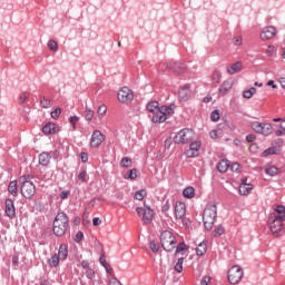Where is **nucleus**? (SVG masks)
Here are the masks:
<instances>
[{"label": "nucleus", "instance_id": "obj_2", "mask_svg": "<svg viewBox=\"0 0 285 285\" xmlns=\"http://www.w3.org/2000/svg\"><path fill=\"white\" fill-rule=\"evenodd\" d=\"M217 219V205L209 203L203 212V224L206 230H213L215 220Z\"/></svg>", "mask_w": 285, "mask_h": 285}, {"label": "nucleus", "instance_id": "obj_41", "mask_svg": "<svg viewBox=\"0 0 285 285\" xmlns=\"http://www.w3.org/2000/svg\"><path fill=\"white\" fill-rule=\"evenodd\" d=\"M174 268L176 273H181L184 271V257L178 258Z\"/></svg>", "mask_w": 285, "mask_h": 285}, {"label": "nucleus", "instance_id": "obj_24", "mask_svg": "<svg viewBox=\"0 0 285 285\" xmlns=\"http://www.w3.org/2000/svg\"><path fill=\"white\" fill-rule=\"evenodd\" d=\"M250 190H253V184L243 183L238 188L239 195H250Z\"/></svg>", "mask_w": 285, "mask_h": 285}, {"label": "nucleus", "instance_id": "obj_58", "mask_svg": "<svg viewBox=\"0 0 285 285\" xmlns=\"http://www.w3.org/2000/svg\"><path fill=\"white\" fill-rule=\"evenodd\" d=\"M80 159H81L82 164L88 163V154L85 151L80 153Z\"/></svg>", "mask_w": 285, "mask_h": 285}, {"label": "nucleus", "instance_id": "obj_55", "mask_svg": "<svg viewBox=\"0 0 285 285\" xmlns=\"http://www.w3.org/2000/svg\"><path fill=\"white\" fill-rule=\"evenodd\" d=\"M30 97V94L28 92H23L20 97H19V104H24L26 99H28Z\"/></svg>", "mask_w": 285, "mask_h": 285}, {"label": "nucleus", "instance_id": "obj_4", "mask_svg": "<svg viewBox=\"0 0 285 285\" xmlns=\"http://www.w3.org/2000/svg\"><path fill=\"white\" fill-rule=\"evenodd\" d=\"M160 244L164 250L173 253L177 246V240H175V235H173L170 230H164L160 234Z\"/></svg>", "mask_w": 285, "mask_h": 285}, {"label": "nucleus", "instance_id": "obj_15", "mask_svg": "<svg viewBox=\"0 0 285 285\" xmlns=\"http://www.w3.org/2000/svg\"><path fill=\"white\" fill-rule=\"evenodd\" d=\"M176 219H184L186 217V204L177 202L174 207Z\"/></svg>", "mask_w": 285, "mask_h": 285}, {"label": "nucleus", "instance_id": "obj_32", "mask_svg": "<svg viewBox=\"0 0 285 285\" xmlns=\"http://www.w3.org/2000/svg\"><path fill=\"white\" fill-rule=\"evenodd\" d=\"M256 92H257V88L250 87L249 89H246L243 91V97L245 99H252L253 95H255Z\"/></svg>", "mask_w": 285, "mask_h": 285}, {"label": "nucleus", "instance_id": "obj_59", "mask_svg": "<svg viewBox=\"0 0 285 285\" xmlns=\"http://www.w3.org/2000/svg\"><path fill=\"white\" fill-rule=\"evenodd\" d=\"M70 197V190H63L60 194V199H68Z\"/></svg>", "mask_w": 285, "mask_h": 285}, {"label": "nucleus", "instance_id": "obj_20", "mask_svg": "<svg viewBox=\"0 0 285 285\" xmlns=\"http://www.w3.org/2000/svg\"><path fill=\"white\" fill-rule=\"evenodd\" d=\"M45 135H55L57 132V125L55 122H48L42 127Z\"/></svg>", "mask_w": 285, "mask_h": 285}, {"label": "nucleus", "instance_id": "obj_28", "mask_svg": "<svg viewBox=\"0 0 285 285\" xmlns=\"http://www.w3.org/2000/svg\"><path fill=\"white\" fill-rule=\"evenodd\" d=\"M208 250V245H206V242H202L196 247V255L202 257L203 255H206V252Z\"/></svg>", "mask_w": 285, "mask_h": 285}, {"label": "nucleus", "instance_id": "obj_54", "mask_svg": "<svg viewBox=\"0 0 285 285\" xmlns=\"http://www.w3.org/2000/svg\"><path fill=\"white\" fill-rule=\"evenodd\" d=\"M86 277H88V279H95V269H87Z\"/></svg>", "mask_w": 285, "mask_h": 285}, {"label": "nucleus", "instance_id": "obj_26", "mask_svg": "<svg viewBox=\"0 0 285 285\" xmlns=\"http://www.w3.org/2000/svg\"><path fill=\"white\" fill-rule=\"evenodd\" d=\"M271 215H275L276 218L285 220V207H284V205H277L276 208H275V213H273Z\"/></svg>", "mask_w": 285, "mask_h": 285}, {"label": "nucleus", "instance_id": "obj_29", "mask_svg": "<svg viewBox=\"0 0 285 285\" xmlns=\"http://www.w3.org/2000/svg\"><path fill=\"white\" fill-rule=\"evenodd\" d=\"M8 190L10 193V195H12L13 197H17L19 195V189L17 187V180H12L9 183Z\"/></svg>", "mask_w": 285, "mask_h": 285}, {"label": "nucleus", "instance_id": "obj_3", "mask_svg": "<svg viewBox=\"0 0 285 285\" xmlns=\"http://www.w3.org/2000/svg\"><path fill=\"white\" fill-rule=\"evenodd\" d=\"M30 179H32V176L30 175H24L20 178L22 184L20 193L26 199H32L37 193V186H35V183H32Z\"/></svg>", "mask_w": 285, "mask_h": 285}, {"label": "nucleus", "instance_id": "obj_9", "mask_svg": "<svg viewBox=\"0 0 285 285\" xmlns=\"http://www.w3.org/2000/svg\"><path fill=\"white\" fill-rule=\"evenodd\" d=\"M135 99V95L132 94V90L128 87H122L118 91V100L121 101V104H128V101H132Z\"/></svg>", "mask_w": 285, "mask_h": 285}, {"label": "nucleus", "instance_id": "obj_11", "mask_svg": "<svg viewBox=\"0 0 285 285\" xmlns=\"http://www.w3.org/2000/svg\"><path fill=\"white\" fill-rule=\"evenodd\" d=\"M200 148H202V141L199 140L191 141L189 145V150L185 153L186 157H188L189 159L199 157Z\"/></svg>", "mask_w": 285, "mask_h": 285}, {"label": "nucleus", "instance_id": "obj_13", "mask_svg": "<svg viewBox=\"0 0 285 285\" xmlns=\"http://www.w3.org/2000/svg\"><path fill=\"white\" fill-rule=\"evenodd\" d=\"M275 35H277V29H275V27H265L261 32V39L263 41H268V39H273Z\"/></svg>", "mask_w": 285, "mask_h": 285}, {"label": "nucleus", "instance_id": "obj_44", "mask_svg": "<svg viewBox=\"0 0 285 285\" xmlns=\"http://www.w3.org/2000/svg\"><path fill=\"white\" fill-rule=\"evenodd\" d=\"M224 226L218 225L215 229H214V237H222V235H224Z\"/></svg>", "mask_w": 285, "mask_h": 285}, {"label": "nucleus", "instance_id": "obj_62", "mask_svg": "<svg viewBox=\"0 0 285 285\" xmlns=\"http://www.w3.org/2000/svg\"><path fill=\"white\" fill-rule=\"evenodd\" d=\"M165 148H167V150L170 148V146H173V138H167L164 142Z\"/></svg>", "mask_w": 285, "mask_h": 285}, {"label": "nucleus", "instance_id": "obj_51", "mask_svg": "<svg viewBox=\"0 0 285 285\" xmlns=\"http://www.w3.org/2000/svg\"><path fill=\"white\" fill-rule=\"evenodd\" d=\"M106 112H108V107H106V105H100L98 107L97 114L100 116H104L106 115Z\"/></svg>", "mask_w": 285, "mask_h": 285}, {"label": "nucleus", "instance_id": "obj_48", "mask_svg": "<svg viewBox=\"0 0 285 285\" xmlns=\"http://www.w3.org/2000/svg\"><path fill=\"white\" fill-rule=\"evenodd\" d=\"M61 116V108L57 107L53 111H51V119H59Z\"/></svg>", "mask_w": 285, "mask_h": 285}, {"label": "nucleus", "instance_id": "obj_36", "mask_svg": "<svg viewBox=\"0 0 285 285\" xmlns=\"http://www.w3.org/2000/svg\"><path fill=\"white\" fill-rule=\"evenodd\" d=\"M265 173H266V175H269V177H275V175H277V173H279V169L275 166H269V167L265 168Z\"/></svg>", "mask_w": 285, "mask_h": 285}, {"label": "nucleus", "instance_id": "obj_6", "mask_svg": "<svg viewBox=\"0 0 285 285\" xmlns=\"http://www.w3.org/2000/svg\"><path fill=\"white\" fill-rule=\"evenodd\" d=\"M284 219L277 218L275 215H269L267 224L275 237H279L284 233Z\"/></svg>", "mask_w": 285, "mask_h": 285}, {"label": "nucleus", "instance_id": "obj_23", "mask_svg": "<svg viewBox=\"0 0 285 285\" xmlns=\"http://www.w3.org/2000/svg\"><path fill=\"white\" fill-rule=\"evenodd\" d=\"M228 168H230V160L223 159L217 164L218 173H227Z\"/></svg>", "mask_w": 285, "mask_h": 285}, {"label": "nucleus", "instance_id": "obj_40", "mask_svg": "<svg viewBox=\"0 0 285 285\" xmlns=\"http://www.w3.org/2000/svg\"><path fill=\"white\" fill-rule=\"evenodd\" d=\"M120 166L121 168H130V166H132V159L124 157L120 161Z\"/></svg>", "mask_w": 285, "mask_h": 285}, {"label": "nucleus", "instance_id": "obj_37", "mask_svg": "<svg viewBox=\"0 0 285 285\" xmlns=\"http://www.w3.org/2000/svg\"><path fill=\"white\" fill-rule=\"evenodd\" d=\"M94 117H95V110L86 107V110H85V119H86V121H92Z\"/></svg>", "mask_w": 285, "mask_h": 285}, {"label": "nucleus", "instance_id": "obj_21", "mask_svg": "<svg viewBox=\"0 0 285 285\" xmlns=\"http://www.w3.org/2000/svg\"><path fill=\"white\" fill-rule=\"evenodd\" d=\"M168 119L161 110L156 111L153 116L151 121L153 124H164Z\"/></svg>", "mask_w": 285, "mask_h": 285}, {"label": "nucleus", "instance_id": "obj_43", "mask_svg": "<svg viewBox=\"0 0 285 285\" xmlns=\"http://www.w3.org/2000/svg\"><path fill=\"white\" fill-rule=\"evenodd\" d=\"M69 124L71 125L72 130H77V124H79V117L77 116L69 117Z\"/></svg>", "mask_w": 285, "mask_h": 285}, {"label": "nucleus", "instance_id": "obj_33", "mask_svg": "<svg viewBox=\"0 0 285 285\" xmlns=\"http://www.w3.org/2000/svg\"><path fill=\"white\" fill-rule=\"evenodd\" d=\"M147 110L149 112H157L159 111V102L157 101H150L147 104Z\"/></svg>", "mask_w": 285, "mask_h": 285}, {"label": "nucleus", "instance_id": "obj_5", "mask_svg": "<svg viewBox=\"0 0 285 285\" xmlns=\"http://www.w3.org/2000/svg\"><path fill=\"white\" fill-rule=\"evenodd\" d=\"M195 139V130L190 128L180 129L174 136V144H190Z\"/></svg>", "mask_w": 285, "mask_h": 285}, {"label": "nucleus", "instance_id": "obj_53", "mask_svg": "<svg viewBox=\"0 0 285 285\" xmlns=\"http://www.w3.org/2000/svg\"><path fill=\"white\" fill-rule=\"evenodd\" d=\"M276 137H282V135H285V126L284 124H281V129H277L275 131Z\"/></svg>", "mask_w": 285, "mask_h": 285}, {"label": "nucleus", "instance_id": "obj_50", "mask_svg": "<svg viewBox=\"0 0 285 285\" xmlns=\"http://www.w3.org/2000/svg\"><path fill=\"white\" fill-rule=\"evenodd\" d=\"M88 175V173L86 171V169H82L80 173H79V175H78V179H79V181H82L83 184H86V181H88L87 179H86V176Z\"/></svg>", "mask_w": 285, "mask_h": 285}, {"label": "nucleus", "instance_id": "obj_46", "mask_svg": "<svg viewBox=\"0 0 285 285\" xmlns=\"http://www.w3.org/2000/svg\"><path fill=\"white\" fill-rule=\"evenodd\" d=\"M212 79L213 81H215L216 83H219V81H222V72L219 71H214L212 75Z\"/></svg>", "mask_w": 285, "mask_h": 285}, {"label": "nucleus", "instance_id": "obj_7", "mask_svg": "<svg viewBox=\"0 0 285 285\" xmlns=\"http://www.w3.org/2000/svg\"><path fill=\"white\" fill-rule=\"evenodd\" d=\"M252 129L254 130V132H257L258 135H264L265 137H268V135H273V125L268 122L254 121L252 122Z\"/></svg>", "mask_w": 285, "mask_h": 285}, {"label": "nucleus", "instance_id": "obj_49", "mask_svg": "<svg viewBox=\"0 0 285 285\" xmlns=\"http://www.w3.org/2000/svg\"><path fill=\"white\" fill-rule=\"evenodd\" d=\"M149 248L153 253H157L159 250V243H155L154 240L149 242Z\"/></svg>", "mask_w": 285, "mask_h": 285}, {"label": "nucleus", "instance_id": "obj_39", "mask_svg": "<svg viewBox=\"0 0 285 285\" xmlns=\"http://www.w3.org/2000/svg\"><path fill=\"white\" fill-rule=\"evenodd\" d=\"M268 155H277V148L269 147L262 153V157H268Z\"/></svg>", "mask_w": 285, "mask_h": 285}, {"label": "nucleus", "instance_id": "obj_34", "mask_svg": "<svg viewBox=\"0 0 285 285\" xmlns=\"http://www.w3.org/2000/svg\"><path fill=\"white\" fill-rule=\"evenodd\" d=\"M186 250H188V247L186 246L185 242L176 245V255L179 253H180V255H185Z\"/></svg>", "mask_w": 285, "mask_h": 285}, {"label": "nucleus", "instance_id": "obj_22", "mask_svg": "<svg viewBox=\"0 0 285 285\" xmlns=\"http://www.w3.org/2000/svg\"><path fill=\"white\" fill-rule=\"evenodd\" d=\"M158 110H160L163 112V115H165L168 118V117L175 115V105L171 104L169 106H161V107H159Z\"/></svg>", "mask_w": 285, "mask_h": 285}, {"label": "nucleus", "instance_id": "obj_19", "mask_svg": "<svg viewBox=\"0 0 285 285\" xmlns=\"http://www.w3.org/2000/svg\"><path fill=\"white\" fill-rule=\"evenodd\" d=\"M50 159H52V155L48 151H43L39 155V165L40 166H49Z\"/></svg>", "mask_w": 285, "mask_h": 285}, {"label": "nucleus", "instance_id": "obj_14", "mask_svg": "<svg viewBox=\"0 0 285 285\" xmlns=\"http://www.w3.org/2000/svg\"><path fill=\"white\" fill-rule=\"evenodd\" d=\"M167 68H169V70H173V72H175L176 75H181L186 72V65L183 62L170 61L167 65Z\"/></svg>", "mask_w": 285, "mask_h": 285}, {"label": "nucleus", "instance_id": "obj_47", "mask_svg": "<svg viewBox=\"0 0 285 285\" xmlns=\"http://www.w3.org/2000/svg\"><path fill=\"white\" fill-rule=\"evenodd\" d=\"M108 285H124L115 276H108Z\"/></svg>", "mask_w": 285, "mask_h": 285}, {"label": "nucleus", "instance_id": "obj_61", "mask_svg": "<svg viewBox=\"0 0 285 285\" xmlns=\"http://www.w3.org/2000/svg\"><path fill=\"white\" fill-rule=\"evenodd\" d=\"M83 239V232H78L76 234V238H75V242L79 243Z\"/></svg>", "mask_w": 285, "mask_h": 285}, {"label": "nucleus", "instance_id": "obj_35", "mask_svg": "<svg viewBox=\"0 0 285 285\" xmlns=\"http://www.w3.org/2000/svg\"><path fill=\"white\" fill-rule=\"evenodd\" d=\"M40 106H41V108H51L52 107V99L42 97L40 99Z\"/></svg>", "mask_w": 285, "mask_h": 285}, {"label": "nucleus", "instance_id": "obj_56", "mask_svg": "<svg viewBox=\"0 0 285 285\" xmlns=\"http://www.w3.org/2000/svg\"><path fill=\"white\" fill-rule=\"evenodd\" d=\"M239 168H240V165H239L238 163H233V164L230 165V170H232L233 173H239Z\"/></svg>", "mask_w": 285, "mask_h": 285}, {"label": "nucleus", "instance_id": "obj_30", "mask_svg": "<svg viewBox=\"0 0 285 285\" xmlns=\"http://www.w3.org/2000/svg\"><path fill=\"white\" fill-rule=\"evenodd\" d=\"M183 195L184 197H186V199H193V197H195V188L194 187H186L183 190Z\"/></svg>", "mask_w": 285, "mask_h": 285}, {"label": "nucleus", "instance_id": "obj_31", "mask_svg": "<svg viewBox=\"0 0 285 285\" xmlns=\"http://www.w3.org/2000/svg\"><path fill=\"white\" fill-rule=\"evenodd\" d=\"M60 259L61 258L59 255L55 254L51 258L48 259V264L51 268H57V266H59Z\"/></svg>", "mask_w": 285, "mask_h": 285}, {"label": "nucleus", "instance_id": "obj_25", "mask_svg": "<svg viewBox=\"0 0 285 285\" xmlns=\"http://www.w3.org/2000/svg\"><path fill=\"white\" fill-rule=\"evenodd\" d=\"M144 224H150L153 222V209L150 207H146L142 214Z\"/></svg>", "mask_w": 285, "mask_h": 285}, {"label": "nucleus", "instance_id": "obj_10", "mask_svg": "<svg viewBox=\"0 0 285 285\" xmlns=\"http://www.w3.org/2000/svg\"><path fill=\"white\" fill-rule=\"evenodd\" d=\"M104 141H106V136L102 135L101 131L95 130L90 139L91 148H99Z\"/></svg>", "mask_w": 285, "mask_h": 285}, {"label": "nucleus", "instance_id": "obj_42", "mask_svg": "<svg viewBox=\"0 0 285 285\" xmlns=\"http://www.w3.org/2000/svg\"><path fill=\"white\" fill-rule=\"evenodd\" d=\"M124 177L125 179L135 180V178L137 177V168L130 169Z\"/></svg>", "mask_w": 285, "mask_h": 285}, {"label": "nucleus", "instance_id": "obj_63", "mask_svg": "<svg viewBox=\"0 0 285 285\" xmlns=\"http://www.w3.org/2000/svg\"><path fill=\"white\" fill-rule=\"evenodd\" d=\"M202 285H208L210 284V276H205L203 277V279L200 281Z\"/></svg>", "mask_w": 285, "mask_h": 285}, {"label": "nucleus", "instance_id": "obj_8", "mask_svg": "<svg viewBox=\"0 0 285 285\" xmlns=\"http://www.w3.org/2000/svg\"><path fill=\"white\" fill-rule=\"evenodd\" d=\"M242 277H244V269L239 265H235L228 271V282L232 284H239Z\"/></svg>", "mask_w": 285, "mask_h": 285}, {"label": "nucleus", "instance_id": "obj_52", "mask_svg": "<svg viewBox=\"0 0 285 285\" xmlns=\"http://www.w3.org/2000/svg\"><path fill=\"white\" fill-rule=\"evenodd\" d=\"M210 120L212 121H219V110H214L210 114Z\"/></svg>", "mask_w": 285, "mask_h": 285}, {"label": "nucleus", "instance_id": "obj_64", "mask_svg": "<svg viewBox=\"0 0 285 285\" xmlns=\"http://www.w3.org/2000/svg\"><path fill=\"white\" fill-rule=\"evenodd\" d=\"M170 210V203L166 202V204L163 205V213H168Z\"/></svg>", "mask_w": 285, "mask_h": 285}, {"label": "nucleus", "instance_id": "obj_1", "mask_svg": "<svg viewBox=\"0 0 285 285\" xmlns=\"http://www.w3.org/2000/svg\"><path fill=\"white\" fill-rule=\"evenodd\" d=\"M68 228H70L68 215L63 212L58 213L53 219V235H56V237H63Z\"/></svg>", "mask_w": 285, "mask_h": 285}, {"label": "nucleus", "instance_id": "obj_45", "mask_svg": "<svg viewBox=\"0 0 285 285\" xmlns=\"http://www.w3.org/2000/svg\"><path fill=\"white\" fill-rule=\"evenodd\" d=\"M48 48H49V50L57 52V50H59V45L55 40H49Z\"/></svg>", "mask_w": 285, "mask_h": 285}, {"label": "nucleus", "instance_id": "obj_12", "mask_svg": "<svg viewBox=\"0 0 285 285\" xmlns=\"http://www.w3.org/2000/svg\"><path fill=\"white\" fill-rule=\"evenodd\" d=\"M4 213L9 219L17 217V208L14 207V200L7 198L4 202Z\"/></svg>", "mask_w": 285, "mask_h": 285}, {"label": "nucleus", "instance_id": "obj_16", "mask_svg": "<svg viewBox=\"0 0 285 285\" xmlns=\"http://www.w3.org/2000/svg\"><path fill=\"white\" fill-rule=\"evenodd\" d=\"M232 88H233V80H225L220 85L218 92H219V95H222V97H224V96L228 95V92H230Z\"/></svg>", "mask_w": 285, "mask_h": 285}, {"label": "nucleus", "instance_id": "obj_60", "mask_svg": "<svg viewBox=\"0 0 285 285\" xmlns=\"http://www.w3.org/2000/svg\"><path fill=\"white\" fill-rule=\"evenodd\" d=\"M233 43L234 46H242V36L235 37Z\"/></svg>", "mask_w": 285, "mask_h": 285}, {"label": "nucleus", "instance_id": "obj_18", "mask_svg": "<svg viewBox=\"0 0 285 285\" xmlns=\"http://www.w3.org/2000/svg\"><path fill=\"white\" fill-rule=\"evenodd\" d=\"M244 70V63L242 61H237L227 68L228 75H237V72H242Z\"/></svg>", "mask_w": 285, "mask_h": 285}, {"label": "nucleus", "instance_id": "obj_17", "mask_svg": "<svg viewBox=\"0 0 285 285\" xmlns=\"http://www.w3.org/2000/svg\"><path fill=\"white\" fill-rule=\"evenodd\" d=\"M190 95H191L190 86H188V85H185L178 91V97L183 101H188V99H190Z\"/></svg>", "mask_w": 285, "mask_h": 285}, {"label": "nucleus", "instance_id": "obj_57", "mask_svg": "<svg viewBox=\"0 0 285 285\" xmlns=\"http://www.w3.org/2000/svg\"><path fill=\"white\" fill-rule=\"evenodd\" d=\"M267 57H273L275 55V47L274 46H268L266 50Z\"/></svg>", "mask_w": 285, "mask_h": 285}, {"label": "nucleus", "instance_id": "obj_38", "mask_svg": "<svg viewBox=\"0 0 285 285\" xmlns=\"http://www.w3.org/2000/svg\"><path fill=\"white\" fill-rule=\"evenodd\" d=\"M146 195H148V191H146V189H140L138 191L135 193V199H137L138 202H141V199H144V197H146Z\"/></svg>", "mask_w": 285, "mask_h": 285}, {"label": "nucleus", "instance_id": "obj_27", "mask_svg": "<svg viewBox=\"0 0 285 285\" xmlns=\"http://www.w3.org/2000/svg\"><path fill=\"white\" fill-rule=\"evenodd\" d=\"M57 255H58V257H59L60 259H62V261L68 259V246L61 244V245L59 246V249H58V254H57Z\"/></svg>", "mask_w": 285, "mask_h": 285}]
</instances>
